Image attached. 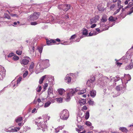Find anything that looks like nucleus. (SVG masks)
Instances as JSON below:
<instances>
[{
  "label": "nucleus",
  "instance_id": "nucleus-1",
  "mask_svg": "<svg viewBox=\"0 0 133 133\" xmlns=\"http://www.w3.org/2000/svg\"><path fill=\"white\" fill-rule=\"evenodd\" d=\"M109 81V79L107 77L104 76L99 78L98 81L97 83L100 85V87L104 89V91L105 92L107 89L104 88L107 85V83Z\"/></svg>",
  "mask_w": 133,
  "mask_h": 133
},
{
  "label": "nucleus",
  "instance_id": "nucleus-2",
  "mask_svg": "<svg viewBox=\"0 0 133 133\" xmlns=\"http://www.w3.org/2000/svg\"><path fill=\"white\" fill-rule=\"evenodd\" d=\"M132 55L133 54L132 53L129 51H127L125 56H123L121 59L122 61V63H127L128 61L130 59L131 63H133V56H132L133 59L131 58Z\"/></svg>",
  "mask_w": 133,
  "mask_h": 133
},
{
  "label": "nucleus",
  "instance_id": "nucleus-3",
  "mask_svg": "<svg viewBox=\"0 0 133 133\" xmlns=\"http://www.w3.org/2000/svg\"><path fill=\"white\" fill-rule=\"evenodd\" d=\"M126 85L125 84L124 85L123 84L117 86L116 87V90L118 92L115 96H113V97H116L120 95L121 93H123L126 89Z\"/></svg>",
  "mask_w": 133,
  "mask_h": 133
},
{
  "label": "nucleus",
  "instance_id": "nucleus-4",
  "mask_svg": "<svg viewBox=\"0 0 133 133\" xmlns=\"http://www.w3.org/2000/svg\"><path fill=\"white\" fill-rule=\"evenodd\" d=\"M47 121V120L46 119V120H43V121H41L39 123L36 121L35 122L36 124H37L38 127H40V128H38V129H41L43 131L47 130V126L45 123Z\"/></svg>",
  "mask_w": 133,
  "mask_h": 133
},
{
  "label": "nucleus",
  "instance_id": "nucleus-5",
  "mask_svg": "<svg viewBox=\"0 0 133 133\" xmlns=\"http://www.w3.org/2000/svg\"><path fill=\"white\" fill-rule=\"evenodd\" d=\"M69 116V112L66 109H64L62 111L60 114L61 118L63 120H66Z\"/></svg>",
  "mask_w": 133,
  "mask_h": 133
},
{
  "label": "nucleus",
  "instance_id": "nucleus-6",
  "mask_svg": "<svg viewBox=\"0 0 133 133\" xmlns=\"http://www.w3.org/2000/svg\"><path fill=\"white\" fill-rule=\"evenodd\" d=\"M40 15L39 12H34L31 14L29 17L28 20L29 22L34 21L37 19Z\"/></svg>",
  "mask_w": 133,
  "mask_h": 133
},
{
  "label": "nucleus",
  "instance_id": "nucleus-7",
  "mask_svg": "<svg viewBox=\"0 0 133 133\" xmlns=\"http://www.w3.org/2000/svg\"><path fill=\"white\" fill-rule=\"evenodd\" d=\"M120 79L121 78L118 76H116L115 77H113L111 78V81H114L115 82L114 83L113 85H111L110 86L108 87V89L109 90H111L116 85V82L120 80Z\"/></svg>",
  "mask_w": 133,
  "mask_h": 133
},
{
  "label": "nucleus",
  "instance_id": "nucleus-8",
  "mask_svg": "<svg viewBox=\"0 0 133 133\" xmlns=\"http://www.w3.org/2000/svg\"><path fill=\"white\" fill-rule=\"evenodd\" d=\"M74 76H75L73 74H67L65 78V82L68 83H70L71 82V78L72 77H74Z\"/></svg>",
  "mask_w": 133,
  "mask_h": 133
},
{
  "label": "nucleus",
  "instance_id": "nucleus-9",
  "mask_svg": "<svg viewBox=\"0 0 133 133\" xmlns=\"http://www.w3.org/2000/svg\"><path fill=\"white\" fill-rule=\"evenodd\" d=\"M78 90H79V89L78 88L75 89H68L67 90V91L69 92L67 94L68 95H70L71 96H72Z\"/></svg>",
  "mask_w": 133,
  "mask_h": 133
},
{
  "label": "nucleus",
  "instance_id": "nucleus-10",
  "mask_svg": "<svg viewBox=\"0 0 133 133\" xmlns=\"http://www.w3.org/2000/svg\"><path fill=\"white\" fill-rule=\"evenodd\" d=\"M95 80V77H93L91 78L89 80H88L87 83V85L89 87H91V86H92L93 84V83Z\"/></svg>",
  "mask_w": 133,
  "mask_h": 133
},
{
  "label": "nucleus",
  "instance_id": "nucleus-11",
  "mask_svg": "<svg viewBox=\"0 0 133 133\" xmlns=\"http://www.w3.org/2000/svg\"><path fill=\"white\" fill-rule=\"evenodd\" d=\"M107 16L106 15H104L102 17L101 19V22L100 23V25L101 27L103 26H105V25L104 24V22H106L107 20Z\"/></svg>",
  "mask_w": 133,
  "mask_h": 133
},
{
  "label": "nucleus",
  "instance_id": "nucleus-12",
  "mask_svg": "<svg viewBox=\"0 0 133 133\" xmlns=\"http://www.w3.org/2000/svg\"><path fill=\"white\" fill-rule=\"evenodd\" d=\"M20 129V127H15L14 129L12 128L11 127L9 128L8 129V131L9 132H17L19 131Z\"/></svg>",
  "mask_w": 133,
  "mask_h": 133
},
{
  "label": "nucleus",
  "instance_id": "nucleus-13",
  "mask_svg": "<svg viewBox=\"0 0 133 133\" xmlns=\"http://www.w3.org/2000/svg\"><path fill=\"white\" fill-rule=\"evenodd\" d=\"M99 18V16L98 15H96L95 17L90 19L91 24L93 23H96L97 21H98Z\"/></svg>",
  "mask_w": 133,
  "mask_h": 133
},
{
  "label": "nucleus",
  "instance_id": "nucleus-14",
  "mask_svg": "<svg viewBox=\"0 0 133 133\" xmlns=\"http://www.w3.org/2000/svg\"><path fill=\"white\" fill-rule=\"evenodd\" d=\"M29 51L31 55H34L35 52V47L33 46L30 45L29 46Z\"/></svg>",
  "mask_w": 133,
  "mask_h": 133
},
{
  "label": "nucleus",
  "instance_id": "nucleus-15",
  "mask_svg": "<svg viewBox=\"0 0 133 133\" xmlns=\"http://www.w3.org/2000/svg\"><path fill=\"white\" fill-rule=\"evenodd\" d=\"M53 90L52 87L50 86L48 88V97H50V96L53 95Z\"/></svg>",
  "mask_w": 133,
  "mask_h": 133
},
{
  "label": "nucleus",
  "instance_id": "nucleus-16",
  "mask_svg": "<svg viewBox=\"0 0 133 133\" xmlns=\"http://www.w3.org/2000/svg\"><path fill=\"white\" fill-rule=\"evenodd\" d=\"M46 44L48 45H52V44L56 42L55 40L52 39L49 40L47 39H46Z\"/></svg>",
  "mask_w": 133,
  "mask_h": 133
},
{
  "label": "nucleus",
  "instance_id": "nucleus-17",
  "mask_svg": "<svg viewBox=\"0 0 133 133\" xmlns=\"http://www.w3.org/2000/svg\"><path fill=\"white\" fill-rule=\"evenodd\" d=\"M3 70L0 72V76H1L2 78L5 76L6 70L4 67L3 68Z\"/></svg>",
  "mask_w": 133,
  "mask_h": 133
},
{
  "label": "nucleus",
  "instance_id": "nucleus-18",
  "mask_svg": "<svg viewBox=\"0 0 133 133\" xmlns=\"http://www.w3.org/2000/svg\"><path fill=\"white\" fill-rule=\"evenodd\" d=\"M29 62L28 60L24 59L22 60L21 62V63L23 65H25L27 64Z\"/></svg>",
  "mask_w": 133,
  "mask_h": 133
},
{
  "label": "nucleus",
  "instance_id": "nucleus-19",
  "mask_svg": "<svg viewBox=\"0 0 133 133\" xmlns=\"http://www.w3.org/2000/svg\"><path fill=\"white\" fill-rule=\"evenodd\" d=\"M62 25L63 27L65 29H68L70 27V25L67 23H62Z\"/></svg>",
  "mask_w": 133,
  "mask_h": 133
},
{
  "label": "nucleus",
  "instance_id": "nucleus-20",
  "mask_svg": "<svg viewBox=\"0 0 133 133\" xmlns=\"http://www.w3.org/2000/svg\"><path fill=\"white\" fill-rule=\"evenodd\" d=\"M48 76H47V75H45L43 76L42 77H41L39 80V84H42L43 83L44 79L45 78H46V77H48Z\"/></svg>",
  "mask_w": 133,
  "mask_h": 133
},
{
  "label": "nucleus",
  "instance_id": "nucleus-21",
  "mask_svg": "<svg viewBox=\"0 0 133 133\" xmlns=\"http://www.w3.org/2000/svg\"><path fill=\"white\" fill-rule=\"evenodd\" d=\"M133 68V63H131L130 64L125 67V69L126 70H129L132 69Z\"/></svg>",
  "mask_w": 133,
  "mask_h": 133
},
{
  "label": "nucleus",
  "instance_id": "nucleus-22",
  "mask_svg": "<svg viewBox=\"0 0 133 133\" xmlns=\"http://www.w3.org/2000/svg\"><path fill=\"white\" fill-rule=\"evenodd\" d=\"M48 76V77H46V78L48 80L49 82H51L53 81L54 79V77H52V76L47 75Z\"/></svg>",
  "mask_w": 133,
  "mask_h": 133
},
{
  "label": "nucleus",
  "instance_id": "nucleus-23",
  "mask_svg": "<svg viewBox=\"0 0 133 133\" xmlns=\"http://www.w3.org/2000/svg\"><path fill=\"white\" fill-rule=\"evenodd\" d=\"M79 102L81 105H83L86 103V100L85 99H82L79 100Z\"/></svg>",
  "mask_w": 133,
  "mask_h": 133
},
{
  "label": "nucleus",
  "instance_id": "nucleus-24",
  "mask_svg": "<svg viewBox=\"0 0 133 133\" xmlns=\"http://www.w3.org/2000/svg\"><path fill=\"white\" fill-rule=\"evenodd\" d=\"M44 65H45V67L47 68L50 65V64L49 63V60L48 59H46L44 61Z\"/></svg>",
  "mask_w": 133,
  "mask_h": 133
},
{
  "label": "nucleus",
  "instance_id": "nucleus-25",
  "mask_svg": "<svg viewBox=\"0 0 133 133\" xmlns=\"http://www.w3.org/2000/svg\"><path fill=\"white\" fill-rule=\"evenodd\" d=\"M82 34L83 35L87 36L88 34V30L85 28H83L82 29Z\"/></svg>",
  "mask_w": 133,
  "mask_h": 133
},
{
  "label": "nucleus",
  "instance_id": "nucleus-26",
  "mask_svg": "<svg viewBox=\"0 0 133 133\" xmlns=\"http://www.w3.org/2000/svg\"><path fill=\"white\" fill-rule=\"evenodd\" d=\"M117 19V17H114L112 16H110L108 20L110 21L114 22L116 21Z\"/></svg>",
  "mask_w": 133,
  "mask_h": 133
},
{
  "label": "nucleus",
  "instance_id": "nucleus-27",
  "mask_svg": "<svg viewBox=\"0 0 133 133\" xmlns=\"http://www.w3.org/2000/svg\"><path fill=\"white\" fill-rule=\"evenodd\" d=\"M119 129L123 132H127L128 131V129L125 127H120Z\"/></svg>",
  "mask_w": 133,
  "mask_h": 133
},
{
  "label": "nucleus",
  "instance_id": "nucleus-28",
  "mask_svg": "<svg viewBox=\"0 0 133 133\" xmlns=\"http://www.w3.org/2000/svg\"><path fill=\"white\" fill-rule=\"evenodd\" d=\"M96 92L95 91L92 90L90 91V96L92 97H94L96 95Z\"/></svg>",
  "mask_w": 133,
  "mask_h": 133
},
{
  "label": "nucleus",
  "instance_id": "nucleus-29",
  "mask_svg": "<svg viewBox=\"0 0 133 133\" xmlns=\"http://www.w3.org/2000/svg\"><path fill=\"white\" fill-rule=\"evenodd\" d=\"M97 9L99 11H103L104 10V8L103 7L100 5L97 6Z\"/></svg>",
  "mask_w": 133,
  "mask_h": 133
},
{
  "label": "nucleus",
  "instance_id": "nucleus-30",
  "mask_svg": "<svg viewBox=\"0 0 133 133\" xmlns=\"http://www.w3.org/2000/svg\"><path fill=\"white\" fill-rule=\"evenodd\" d=\"M58 91L59 94L62 95L63 94L65 90L63 89H58Z\"/></svg>",
  "mask_w": 133,
  "mask_h": 133
},
{
  "label": "nucleus",
  "instance_id": "nucleus-31",
  "mask_svg": "<svg viewBox=\"0 0 133 133\" xmlns=\"http://www.w3.org/2000/svg\"><path fill=\"white\" fill-rule=\"evenodd\" d=\"M43 119H44V120H46V119L49 120V119L50 117L49 116H48L47 115L45 114L44 115H43Z\"/></svg>",
  "mask_w": 133,
  "mask_h": 133
},
{
  "label": "nucleus",
  "instance_id": "nucleus-32",
  "mask_svg": "<svg viewBox=\"0 0 133 133\" xmlns=\"http://www.w3.org/2000/svg\"><path fill=\"white\" fill-rule=\"evenodd\" d=\"M22 120V117H17L15 120V121L16 122L18 123L21 122Z\"/></svg>",
  "mask_w": 133,
  "mask_h": 133
},
{
  "label": "nucleus",
  "instance_id": "nucleus-33",
  "mask_svg": "<svg viewBox=\"0 0 133 133\" xmlns=\"http://www.w3.org/2000/svg\"><path fill=\"white\" fill-rule=\"evenodd\" d=\"M7 11L12 17H18V16L17 14H13L11 13H10L8 10H7Z\"/></svg>",
  "mask_w": 133,
  "mask_h": 133
},
{
  "label": "nucleus",
  "instance_id": "nucleus-34",
  "mask_svg": "<svg viewBox=\"0 0 133 133\" xmlns=\"http://www.w3.org/2000/svg\"><path fill=\"white\" fill-rule=\"evenodd\" d=\"M34 66V64L33 63H32L30 66L29 70H30V71H33Z\"/></svg>",
  "mask_w": 133,
  "mask_h": 133
},
{
  "label": "nucleus",
  "instance_id": "nucleus-35",
  "mask_svg": "<svg viewBox=\"0 0 133 133\" xmlns=\"http://www.w3.org/2000/svg\"><path fill=\"white\" fill-rule=\"evenodd\" d=\"M51 104V102L50 101H49L45 103L44 104V107L45 108H46L49 107Z\"/></svg>",
  "mask_w": 133,
  "mask_h": 133
},
{
  "label": "nucleus",
  "instance_id": "nucleus-36",
  "mask_svg": "<svg viewBox=\"0 0 133 133\" xmlns=\"http://www.w3.org/2000/svg\"><path fill=\"white\" fill-rule=\"evenodd\" d=\"M86 92V90L85 89H84L82 90L79 91L78 92V94H82L85 93Z\"/></svg>",
  "mask_w": 133,
  "mask_h": 133
},
{
  "label": "nucleus",
  "instance_id": "nucleus-37",
  "mask_svg": "<svg viewBox=\"0 0 133 133\" xmlns=\"http://www.w3.org/2000/svg\"><path fill=\"white\" fill-rule=\"evenodd\" d=\"M77 120L78 122H80L82 121V117L79 116H77Z\"/></svg>",
  "mask_w": 133,
  "mask_h": 133
},
{
  "label": "nucleus",
  "instance_id": "nucleus-38",
  "mask_svg": "<svg viewBox=\"0 0 133 133\" xmlns=\"http://www.w3.org/2000/svg\"><path fill=\"white\" fill-rule=\"evenodd\" d=\"M89 117V113L88 111L86 112L85 115V118L86 119H87Z\"/></svg>",
  "mask_w": 133,
  "mask_h": 133
},
{
  "label": "nucleus",
  "instance_id": "nucleus-39",
  "mask_svg": "<svg viewBox=\"0 0 133 133\" xmlns=\"http://www.w3.org/2000/svg\"><path fill=\"white\" fill-rule=\"evenodd\" d=\"M4 18H7L8 19H11L10 16L6 13H5L4 14Z\"/></svg>",
  "mask_w": 133,
  "mask_h": 133
},
{
  "label": "nucleus",
  "instance_id": "nucleus-40",
  "mask_svg": "<svg viewBox=\"0 0 133 133\" xmlns=\"http://www.w3.org/2000/svg\"><path fill=\"white\" fill-rule=\"evenodd\" d=\"M71 96L70 95H68V94H67V96L65 99V101L66 102H68L70 101V96Z\"/></svg>",
  "mask_w": 133,
  "mask_h": 133
},
{
  "label": "nucleus",
  "instance_id": "nucleus-41",
  "mask_svg": "<svg viewBox=\"0 0 133 133\" xmlns=\"http://www.w3.org/2000/svg\"><path fill=\"white\" fill-rule=\"evenodd\" d=\"M73 41H71L70 42H69V43H68L67 42H64L63 43H62L61 44L64 45H67L68 44H72Z\"/></svg>",
  "mask_w": 133,
  "mask_h": 133
},
{
  "label": "nucleus",
  "instance_id": "nucleus-42",
  "mask_svg": "<svg viewBox=\"0 0 133 133\" xmlns=\"http://www.w3.org/2000/svg\"><path fill=\"white\" fill-rule=\"evenodd\" d=\"M85 125L88 126H91L92 125L91 123L89 121H87L85 123Z\"/></svg>",
  "mask_w": 133,
  "mask_h": 133
},
{
  "label": "nucleus",
  "instance_id": "nucleus-43",
  "mask_svg": "<svg viewBox=\"0 0 133 133\" xmlns=\"http://www.w3.org/2000/svg\"><path fill=\"white\" fill-rule=\"evenodd\" d=\"M19 59V57L17 56H15L12 57V59L15 61L18 60Z\"/></svg>",
  "mask_w": 133,
  "mask_h": 133
},
{
  "label": "nucleus",
  "instance_id": "nucleus-44",
  "mask_svg": "<svg viewBox=\"0 0 133 133\" xmlns=\"http://www.w3.org/2000/svg\"><path fill=\"white\" fill-rule=\"evenodd\" d=\"M97 34L96 32H90L89 34V35L88 36H91L94 35H96Z\"/></svg>",
  "mask_w": 133,
  "mask_h": 133
},
{
  "label": "nucleus",
  "instance_id": "nucleus-45",
  "mask_svg": "<svg viewBox=\"0 0 133 133\" xmlns=\"http://www.w3.org/2000/svg\"><path fill=\"white\" fill-rule=\"evenodd\" d=\"M41 86H39L36 89V91L37 92H39L41 91Z\"/></svg>",
  "mask_w": 133,
  "mask_h": 133
},
{
  "label": "nucleus",
  "instance_id": "nucleus-46",
  "mask_svg": "<svg viewBox=\"0 0 133 133\" xmlns=\"http://www.w3.org/2000/svg\"><path fill=\"white\" fill-rule=\"evenodd\" d=\"M57 101V102L58 103H61L62 102V99L61 98H56Z\"/></svg>",
  "mask_w": 133,
  "mask_h": 133
},
{
  "label": "nucleus",
  "instance_id": "nucleus-47",
  "mask_svg": "<svg viewBox=\"0 0 133 133\" xmlns=\"http://www.w3.org/2000/svg\"><path fill=\"white\" fill-rule=\"evenodd\" d=\"M76 36H77L76 34L74 35L71 36L69 39L71 40V39H73L75 38L76 37Z\"/></svg>",
  "mask_w": 133,
  "mask_h": 133
},
{
  "label": "nucleus",
  "instance_id": "nucleus-48",
  "mask_svg": "<svg viewBox=\"0 0 133 133\" xmlns=\"http://www.w3.org/2000/svg\"><path fill=\"white\" fill-rule=\"evenodd\" d=\"M22 79V77H19L17 80V86H18V83H20V82L21 81Z\"/></svg>",
  "mask_w": 133,
  "mask_h": 133
},
{
  "label": "nucleus",
  "instance_id": "nucleus-49",
  "mask_svg": "<svg viewBox=\"0 0 133 133\" xmlns=\"http://www.w3.org/2000/svg\"><path fill=\"white\" fill-rule=\"evenodd\" d=\"M28 74V71H25V72H24L23 75V77H25L27 76V75Z\"/></svg>",
  "mask_w": 133,
  "mask_h": 133
},
{
  "label": "nucleus",
  "instance_id": "nucleus-50",
  "mask_svg": "<svg viewBox=\"0 0 133 133\" xmlns=\"http://www.w3.org/2000/svg\"><path fill=\"white\" fill-rule=\"evenodd\" d=\"M48 86V84L46 83L44 84L43 86V88L44 90V91H45L46 89V88Z\"/></svg>",
  "mask_w": 133,
  "mask_h": 133
},
{
  "label": "nucleus",
  "instance_id": "nucleus-51",
  "mask_svg": "<svg viewBox=\"0 0 133 133\" xmlns=\"http://www.w3.org/2000/svg\"><path fill=\"white\" fill-rule=\"evenodd\" d=\"M115 7V4L111 5L110 7V9L111 10H114Z\"/></svg>",
  "mask_w": 133,
  "mask_h": 133
},
{
  "label": "nucleus",
  "instance_id": "nucleus-52",
  "mask_svg": "<svg viewBox=\"0 0 133 133\" xmlns=\"http://www.w3.org/2000/svg\"><path fill=\"white\" fill-rule=\"evenodd\" d=\"M22 51H16V54L18 55H21L22 54Z\"/></svg>",
  "mask_w": 133,
  "mask_h": 133
},
{
  "label": "nucleus",
  "instance_id": "nucleus-53",
  "mask_svg": "<svg viewBox=\"0 0 133 133\" xmlns=\"http://www.w3.org/2000/svg\"><path fill=\"white\" fill-rule=\"evenodd\" d=\"M89 104L91 105H92L94 104V101H92L91 99H89L88 101Z\"/></svg>",
  "mask_w": 133,
  "mask_h": 133
},
{
  "label": "nucleus",
  "instance_id": "nucleus-54",
  "mask_svg": "<svg viewBox=\"0 0 133 133\" xmlns=\"http://www.w3.org/2000/svg\"><path fill=\"white\" fill-rule=\"evenodd\" d=\"M133 5V2H130L129 3L128 5V6L130 8Z\"/></svg>",
  "mask_w": 133,
  "mask_h": 133
},
{
  "label": "nucleus",
  "instance_id": "nucleus-55",
  "mask_svg": "<svg viewBox=\"0 0 133 133\" xmlns=\"http://www.w3.org/2000/svg\"><path fill=\"white\" fill-rule=\"evenodd\" d=\"M38 24L36 22H33L30 23V24L31 25H35Z\"/></svg>",
  "mask_w": 133,
  "mask_h": 133
},
{
  "label": "nucleus",
  "instance_id": "nucleus-56",
  "mask_svg": "<svg viewBox=\"0 0 133 133\" xmlns=\"http://www.w3.org/2000/svg\"><path fill=\"white\" fill-rule=\"evenodd\" d=\"M71 6L69 4H67L66 5V8L65 10H68L69 9H70V7Z\"/></svg>",
  "mask_w": 133,
  "mask_h": 133
},
{
  "label": "nucleus",
  "instance_id": "nucleus-57",
  "mask_svg": "<svg viewBox=\"0 0 133 133\" xmlns=\"http://www.w3.org/2000/svg\"><path fill=\"white\" fill-rule=\"evenodd\" d=\"M14 54L13 53H11L9 54V55L8 56V57H10L12 56H14Z\"/></svg>",
  "mask_w": 133,
  "mask_h": 133
},
{
  "label": "nucleus",
  "instance_id": "nucleus-58",
  "mask_svg": "<svg viewBox=\"0 0 133 133\" xmlns=\"http://www.w3.org/2000/svg\"><path fill=\"white\" fill-rule=\"evenodd\" d=\"M87 107L86 106L84 105L83 107V108L81 110L82 111L83 110H87Z\"/></svg>",
  "mask_w": 133,
  "mask_h": 133
},
{
  "label": "nucleus",
  "instance_id": "nucleus-59",
  "mask_svg": "<svg viewBox=\"0 0 133 133\" xmlns=\"http://www.w3.org/2000/svg\"><path fill=\"white\" fill-rule=\"evenodd\" d=\"M119 9H117L116 11H115L114 13V15H115L119 11Z\"/></svg>",
  "mask_w": 133,
  "mask_h": 133
},
{
  "label": "nucleus",
  "instance_id": "nucleus-60",
  "mask_svg": "<svg viewBox=\"0 0 133 133\" xmlns=\"http://www.w3.org/2000/svg\"><path fill=\"white\" fill-rule=\"evenodd\" d=\"M127 77H128V79L127 80L128 81H129L131 79V77L129 75H127Z\"/></svg>",
  "mask_w": 133,
  "mask_h": 133
},
{
  "label": "nucleus",
  "instance_id": "nucleus-61",
  "mask_svg": "<svg viewBox=\"0 0 133 133\" xmlns=\"http://www.w3.org/2000/svg\"><path fill=\"white\" fill-rule=\"evenodd\" d=\"M38 50L39 52L41 53L42 52V48H38Z\"/></svg>",
  "mask_w": 133,
  "mask_h": 133
},
{
  "label": "nucleus",
  "instance_id": "nucleus-62",
  "mask_svg": "<svg viewBox=\"0 0 133 133\" xmlns=\"http://www.w3.org/2000/svg\"><path fill=\"white\" fill-rule=\"evenodd\" d=\"M96 26V24H94L91 26V28H93L95 27Z\"/></svg>",
  "mask_w": 133,
  "mask_h": 133
},
{
  "label": "nucleus",
  "instance_id": "nucleus-63",
  "mask_svg": "<svg viewBox=\"0 0 133 133\" xmlns=\"http://www.w3.org/2000/svg\"><path fill=\"white\" fill-rule=\"evenodd\" d=\"M118 2H117V5L118 6H119V5H120V4L121 3V1L120 0H119L118 1Z\"/></svg>",
  "mask_w": 133,
  "mask_h": 133
},
{
  "label": "nucleus",
  "instance_id": "nucleus-64",
  "mask_svg": "<svg viewBox=\"0 0 133 133\" xmlns=\"http://www.w3.org/2000/svg\"><path fill=\"white\" fill-rule=\"evenodd\" d=\"M55 130L56 132L57 133V132H58L59 131V128L58 127Z\"/></svg>",
  "mask_w": 133,
  "mask_h": 133
}]
</instances>
